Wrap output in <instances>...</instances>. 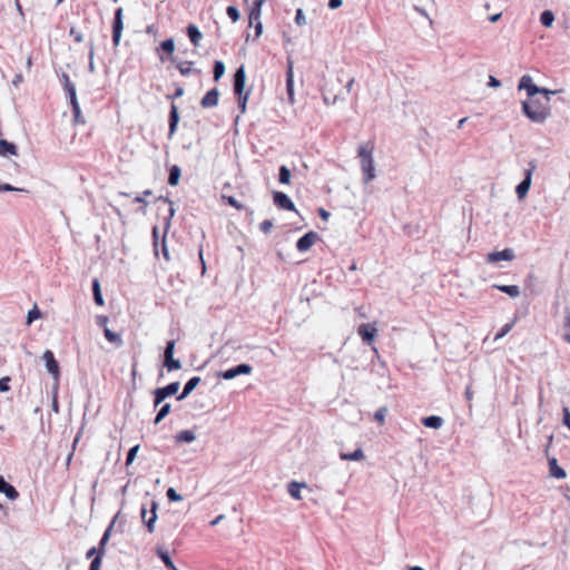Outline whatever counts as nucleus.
<instances>
[{
    "instance_id": "obj_6",
    "label": "nucleus",
    "mask_w": 570,
    "mask_h": 570,
    "mask_svg": "<svg viewBox=\"0 0 570 570\" xmlns=\"http://www.w3.org/2000/svg\"><path fill=\"white\" fill-rule=\"evenodd\" d=\"M42 357L46 363V368H47L48 373L51 374L56 381H58L60 377V367H59V363L55 358L53 353L50 350H47V351H45Z\"/></svg>"
},
{
    "instance_id": "obj_48",
    "label": "nucleus",
    "mask_w": 570,
    "mask_h": 570,
    "mask_svg": "<svg viewBox=\"0 0 570 570\" xmlns=\"http://www.w3.org/2000/svg\"><path fill=\"white\" fill-rule=\"evenodd\" d=\"M226 12H227V16H228V17H229L234 22L238 21V19H239V17H240V14H239V11H238V9H237L236 7H234V6H229V7L227 8Z\"/></svg>"
},
{
    "instance_id": "obj_33",
    "label": "nucleus",
    "mask_w": 570,
    "mask_h": 570,
    "mask_svg": "<svg viewBox=\"0 0 570 570\" xmlns=\"http://www.w3.org/2000/svg\"><path fill=\"white\" fill-rule=\"evenodd\" d=\"M187 32H188V37H189L190 41L193 42V45L198 46L199 41L202 40V32L199 31V29L196 26L190 24L187 28Z\"/></svg>"
},
{
    "instance_id": "obj_8",
    "label": "nucleus",
    "mask_w": 570,
    "mask_h": 570,
    "mask_svg": "<svg viewBox=\"0 0 570 570\" xmlns=\"http://www.w3.org/2000/svg\"><path fill=\"white\" fill-rule=\"evenodd\" d=\"M518 89L525 90L529 98L535 97V95H539L540 92V87L533 83V80L529 75H524L521 77L518 85Z\"/></svg>"
},
{
    "instance_id": "obj_17",
    "label": "nucleus",
    "mask_w": 570,
    "mask_h": 570,
    "mask_svg": "<svg viewBox=\"0 0 570 570\" xmlns=\"http://www.w3.org/2000/svg\"><path fill=\"white\" fill-rule=\"evenodd\" d=\"M307 488V484L305 482H297V481H292L287 484V492L288 494L295 499V500H302V489H306Z\"/></svg>"
},
{
    "instance_id": "obj_64",
    "label": "nucleus",
    "mask_w": 570,
    "mask_h": 570,
    "mask_svg": "<svg viewBox=\"0 0 570 570\" xmlns=\"http://www.w3.org/2000/svg\"><path fill=\"white\" fill-rule=\"evenodd\" d=\"M488 86L489 87H493V88H498L500 86V81L495 77L490 76L489 77Z\"/></svg>"
},
{
    "instance_id": "obj_32",
    "label": "nucleus",
    "mask_w": 570,
    "mask_h": 570,
    "mask_svg": "<svg viewBox=\"0 0 570 570\" xmlns=\"http://www.w3.org/2000/svg\"><path fill=\"white\" fill-rule=\"evenodd\" d=\"M156 553L158 554V557L163 560V562L165 563V566L170 569V570H178L175 564L173 563L170 557H169V553L168 551L164 550L161 547H158L156 549Z\"/></svg>"
},
{
    "instance_id": "obj_40",
    "label": "nucleus",
    "mask_w": 570,
    "mask_h": 570,
    "mask_svg": "<svg viewBox=\"0 0 570 570\" xmlns=\"http://www.w3.org/2000/svg\"><path fill=\"white\" fill-rule=\"evenodd\" d=\"M170 409L171 406L169 403L164 404L155 419V424H158L160 421H163L169 414Z\"/></svg>"
},
{
    "instance_id": "obj_26",
    "label": "nucleus",
    "mask_w": 570,
    "mask_h": 570,
    "mask_svg": "<svg viewBox=\"0 0 570 570\" xmlns=\"http://www.w3.org/2000/svg\"><path fill=\"white\" fill-rule=\"evenodd\" d=\"M264 0H255L254 7L249 12V24H254V22L261 21L262 6Z\"/></svg>"
},
{
    "instance_id": "obj_62",
    "label": "nucleus",
    "mask_w": 570,
    "mask_h": 570,
    "mask_svg": "<svg viewBox=\"0 0 570 570\" xmlns=\"http://www.w3.org/2000/svg\"><path fill=\"white\" fill-rule=\"evenodd\" d=\"M272 227H273V223L271 220H264L261 224V230L264 232V233H269Z\"/></svg>"
},
{
    "instance_id": "obj_2",
    "label": "nucleus",
    "mask_w": 570,
    "mask_h": 570,
    "mask_svg": "<svg viewBox=\"0 0 570 570\" xmlns=\"http://www.w3.org/2000/svg\"><path fill=\"white\" fill-rule=\"evenodd\" d=\"M373 153L374 146L372 142H363L357 147V157L360 158L364 184H368L376 177Z\"/></svg>"
},
{
    "instance_id": "obj_7",
    "label": "nucleus",
    "mask_w": 570,
    "mask_h": 570,
    "mask_svg": "<svg viewBox=\"0 0 570 570\" xmlns=\"http://www.w3.org/2000/svg\"><path fill=\"white\" fill-rule=\"evenodd\" d=\"M174 348H175V342L170 341L167 343V346L165 348V366L168 371L173 370H179L181 368V363L179 360L174 358Z\"/></svg>"
},
{
    "instance_id": "obj_35",
    "label": "nucleus",
    "mask_w": 570,
    "mask_h": 570,
    "mask_svg": "<svg viewBox=\"0 0 570 570\" xmlns=\"http://www.w3.org/2000/svg\"><path fill=\"white\" fill-rule=\"evenodd\" d=\"M540 21L544 27L550 28L554 21L553 12L550 10L543 11L540 16Z\"/></svg>"
},
{
    "instance_id": "obj_5",
    "label": "nucleus",
    "mask_w": 570,
    "mask_h": 570,
    "mask_svg": "<svg viewBox=\"0 0 570 570\" xmlns=\"http://www.w3.org/2000/svg\"><path fill=\"white\" fill-rule=\"evenodd\" d=\"M179 382H173L165 387L155 391V406H158L163 401L171 395H175L179 390Z\"/></svg>"
},
{
    "instance_id": "obj_37",
    "label": "nucleus",
    "mask_w": 570,
    "mask_h": 570,
    "mask_svg": "<svg viewBox=\"0 0 570 570\" xmlns=\"http://www.w3.org/2000/svg\"><path fill=\"white\" fill-rule=\"evenodd\" d=\"M279 183L283 185L291 183V170L286 166L279 168Z\"/></svg>"
},
{
    "instance_id": "obj_27",
    "label": "nucleus",
    "mask_w": 570,
    "mask_h": 570,
    "mask_svg": "<svg viewBox=\"0 0 570 570\" xmlns=\"http://www.w3.org/2000/svg\"><path fill=\"white\" fill-rule=\"evenodd\" d=\"M494 288L505 293L512 298L520 296V287L518 285H493Z\"/></svg>"
},
{
    "instance_id": "obj_58",
    "label": "nucleus",
    "mask_w": 570,
    "mask_h": 570,
    "mask_svg": "<svg viewBox=\"0 0 570 570\" xmlns=\"http://www.w3.org/2000/svg\"><path fill=\"white\" fill-rule=\"evenodd\" d=\"M190 65H191L190 62H181L178 65V69L181 72V75L186 76L190 72V70H191Z\"/></svg>"
},
{
    "instance_id": "obj_61",
    "label": "nucleus",
    "mask_w": 570,
    "mask_h": 570,
    "mask_svg": "<svg viewBox=\"0 0 570 570\" xmlns=\"http://www.w3.org/2000/svg\"><path fill=\"white\" fill-rule=\"evenodd\" d=\"M563 424L569 428L570 430V411L568 407H563Z\"/></svg>"
},
{
    "instance_id": "obj_41",
    "label": "nucleus",
    "mask_w": 570,
    "mask_h": 570,
    "mask_svg": "<svg viewBox=\"0 0 570 570\" xmlns=\"http://www.w3.org/2000/svg\"><path fill=\"white\" fill-rule=\"evenodd\" d=\"M41 317V312L40 309L37 307V305H35L27 314V324H31L33 321L38 320Z\"/></svg>"
},
{
    "instance_id": "obj_55",
    "label": "nucleus",
    "mask_w": 570,
    "mask_h": 570,
    "mask_svg": "<svg viewBox=\"0 0 570 570\" xmlns=\"http://www.w3.org/2000/svg\"><path fill=\"white\" fill-rule=\"evenodd\" d=\"M101 556H96L90 562L89 570H99L101 566Z\"/></svg>"
},
{
    "instance_id": "obj_46",
    "label": "nucleus",
    "mask_w": 570,
    "mask_h": 570,
    "mask_svg": "<svg viewBox=\"0 0 570 570\" xmlns=\"http://www.w3.org/2000/svg\"><path fill=\"white\" fill-rule=\"evenodd\" d=\"M160 48H161V50H164L167 53L171 55L174 52V49H175L174 40L173 39H167V40L163 41Z\"/></svg>"
},
{
    "instance_id": "obj_53",
    "label": "nucleus",
    "mask_w": 570,
    "mask_h": 570,
    "mask_svg": "<svg viewBox=\"0 0 570 570\" xmlns=\"http://www.w3.org/2000/svg\"><path fill=\"white\" fill-rule=\"evenodd\" d=\"M167 498L170 501H181L183 500L181 495L178 494L177 491L174 488H169L167 490Z\"/></svg>"
},
{
    "instance_id": "obj_34",
    "label": "nucleus",
    "mask_w": 570,
    "mask_h": 570,
    "mask_svg": "<svg viewBox=\"0 0 570 570\" xmlns=\"http://www.w3.org/2000/svg\"><path fill=\"white\" fill-rule=\"evenodd\" d=\"M180 174H181L180 168L177 165L173 166L169 171L168 184L171 186L178 185L179 179H180Z\"/></svg>"
},
{
    "instance_id": "obj_4",
    "label": "nucleus",
    "mask_w": 570,
    "mask_h": 570,
    "mask_svg": "<svg viewBox=\"0 0 570 570\" xmlns=\"http://www.w3.org/2000/svg\"><path fill=\"white\" fill-rule=\"evenodd\" d=\"M122 8H117L114 16L112 21V43L114 46H118L121 38V32L124 29V22H122Z\"/></svg>"
},
{
    "instance_id": "obj_24",
    "label": "nucleus",
    "mask_w": 570,
    "mask_h": 570,
    "mask_svg": "<svg viewBox=\"0 0 570 570\" xmlns=\"http://www.w3.org/2000/svg\"><path fill=\"white\" fill-rule=\"evenodd\" d=\"M444 420L441 416L431 415L422 419V424L425 428L430 429H441L443 426Z\"/></svg>"
},
{
    "instance_id": "obj_59",
    "label": "nucleus",
    "mask_w": 570,
    "mask_h": 570,
    "mask_svg": "<svg viewBox=\"0 0 570 570\" xmlns=\"http://www.w3.org/2000/svg\"><path fill=\"white\" fill-rule=\"evenodd\" d=\"M248 96H249L248 92H246L245 95L238 96L239 97V108L243 114L246 111V104L248 100Z\"/></svg>"
},
{
    "instance_id": "obj_9",
    "label": "nucleus",
    "mask_w": 570,
    "mask_h": 570,
    "mask_svg": "<svg viewBox=\"0 0 570 570\" xmlns=\"http://www.w3.org/2000/svg\"><path fill=\"white\" fill-rule=\"evenodd\" d=\"M252 373V366L248 365V364H239L235 367H232L229 370H226L224 372H222L219 375L224 379V380H233L235 379L236 376L238 375H242V374H250Z\"/></svg>"
},
{
    "instance_id": "obj_1",
    "label": "nucleus",
    "mask_w": 570,
    "mask_h": 570,
    "mask_svg": "<svg viewBox=\"0 0 570 570\" xmlns=\"http://www.w3.org/2000/svg\"><path fill=\"white\" fill-rule=\"evenodd\" d=\"M524 115L535 124H543L551 115V107L548 99L530 98L522 101Z\"/></svg>"
},
{
    "instance_id": "obj_39",
    "label": "nucleus",
    "mask_w": 570,
    "mask_h": 570,
    "mask_svg": "<svg viewBox=\"0 0 570 570\" xmlns=\"http://www.w3.org/2000/svg\"><path fill=\"white\" fill-rule=\"evenodd\" d=\"M225 73V65L223 61H216L214 66V80L218 81Z\"/></svg>"
},
{
    "instance_id": "obj_15",
    "label": "nucleus",
    "mask_w": 570,
    "mask_h": 570,
    "mask_svg": "<svg viewBox=\"0 0 570 570\" xmlns=\"http://www.w3.org/2000/svg\"><path fill=\"white\" fill-rule=\"evenodd\" d=\"M0 493H3L9 500H17L19 498L18 490L7 482L2 475H0Z\"/></svg>"
},
{
    "instance_id": "obj_19",
    "label": "nucleus",
    "mask_w": 570,
    "mask_h": 570,
    "mask_svg": "<svg viewBox=\"0 0 570 570\" xmlns=\"http://www.w3.org/2000/svg\"><path fill=\"white\" fill-rule=\"evenodd\" d=\"M18 147L16 144L8 141L7 139H0V156H17Z\"/></svg>"
},
{
    "instance_id": "obj_22",
    "label": "nucleus",
    "mask_w": 570,
    "mask_h": 570,
    "mask_svg": "<svg viewBox=\"0 0 570 570\" xmlns=\"http://www.w3.org/2000/svg\"><path fill=\"white\" fill-rule=\"evenodd\" d=\"M286 89L289 102L294 104V72L292 63L288 65L286 73Z\"/></svg>"
},
{
    "instance_id": "obj_56",
    "label": "nucleus",
    "mask_w": 570,
    "mask_h": 570,
    "mask_svg": "<svg viewBox=\"0 0 570 570\" xmlns=\"http://www.w3.org/2000/svg\"><path fill=\"white\" fill-rule=\"evenodd\" d=\"M96 556H101L104 557L102 552L97 548V547H92L90 548L87 553H86V558L87 559H94Z\"/></svg>"
},
{
    "instance_id": "obj_57",
    "label": "nucleus",
    "mask_w": 570,
    "mask_h": 570,
    "mask_svg": "<svg viewBox=\"0 0 570 570\" xmlns=\"http://www.w3.org/2000/svg\"><path fill=\"white\" fill-rule=\"evenodd\" d=\"M539 94L542 95L541 99H548V104H550L551 96L556 95L557 91L556 90H549L547 88H540V92Z\"/></svg>"
},
{
    "instance_id": "obj_51",
    "label": "nucleus",
    "mask_w": 570,
    "mask_h": 570,
    "mask_svg": "<svg viewBox=\"0 0 570 570\" xmlns=\"http://www.w3.org/2000/svg\"><path fill=\"white\" fill-rule=\"evenodd\" d=\"M386 413H387V409L381 407L375 412L374 419L376 421H379L380 423H384Z\"/></svg>"
},
{
    "instance_id": "obj_52",
    "label": "nucleus",
    "mask_w": 570,
    "mask_h": 570,
    "mask_svg": "<svg viewBox=\"0 0 570 570\" xmlns=\"http://www.w3.org/2000/svg\"><path fill=\"white\" fill-rule=\"evenodd\" d=\"M10 377L4 376L0 379V392L6 393L10 390Z\"/></svg>"
},
{
    "instance_id": "obj_29",
    "label": "nucleus",
    "mask_w": 570,
    "mask_h": 570,
    "mask_svg": "<svg viewBox=\"0 0 570 570\" xmlns=\"http://www.w3.org/2000/svg\"><path fill=\"white\" fill-rule=\"evenodd\" d=\"M562 338L570 345V308L564 311V321L562 326Z\"/></svg>"
},
{
    "instance_id": "obj_36",
    "label": "nucleus",
    "mask_w": 570,
    "mask_h": 570,
    "mask_svg": "<svg viewBox=\"0 0 570 570\" xmlns=\"http://www.w3.org/2000/svg\"><path fill=\"white\" fill-rule=\"evenodd\" d=\"M105 337L110 342L119 346L121 344V338L119 334L112 332L110 328L104 330Z\"/></svg>"
},
{
    "instance_id": "obj_28",
    "label": "nucleus",
    "mask_w": 570,
    "mask_h": 570,
    "mask_svg": "<svg viewBox=\"0 0 570 570\" xmlns=\"http://www.w3.org/2000/svg\"><path fill=\"white\" fill-rule=\"evenodd\" d=\"M340 458H341V460H344V461H362L365 459V454H364V451L361 448H358L352 453L342 452L340 454Z\"/></svg>"
},
{
    "instance_id": "obj_43",
    "label": "nucleus",
    "mask_w": 570,
    "mask_h": 570,
    "mask_svg": "<svg viewBox=\"0 0 570 570\" xmlns=\"http://www.w3.org/2000/svg\"><path fill=\"white\" fill-rule=\"evenodd\" d=\"M70 105L72 107V112H73L75 121L83 124L85 120L81 117V111H80L79 102L76 101V102H71Z\"/></svg>"
},
{
    "instance_id": "obj_45",
    "label": "nucleus",
    "mask_w": 570,
    "mask_h": 570,
    "mask_svg": "<svg viewBox=\"0 0 570 570\" xmlns=\"http://www.w3.org/2000/svg\"><path fill=\"white\" fill-rule=\"evenodd\" d=\"M0 191H19V193H28L27 189L24 188H18V187H14L8 183H4V184H0Z\"/></svg>"
},
{
    "instance_id": "obj_11",
    "label": "nucleus",
    "mask_w": 570,
    "mask_h": 570,
    "mask_svg": "<svg viewBox=\"0 0 570 570\" xmlns=\"http://www.w3.org/2000/svg\"><path fill=\"white\" fill-rule=\"evenodd\" d=\"M514 258V252L511 248H505L501 252H492L487 255L488 263H498L501 261H512Z\"/></svg>"
},
{
    "instance_id": "obj_42",
    "label": "nucleus",
    "mask_w": 570,
    "mask_h": 570,
    "mask_svg": "<svg viewBox=\"0 0 570 570\" xmlns=\"http://www.w3.org/2000/svg\"><path fill=\"white\" fill-rule=\"evenodd\" d=\"M139 449H140L139 444H136V445H134L132 448L129 449V451L127 453V458H126V465H129V464L132 463V461L135 460Z\"/></svg>"
},
{
    "instance_id": "obj_20",
    "label": "nucleus",
    "mask_w": 570,
    "mask_h": 570,
    "mask_svg": "<svg viewBox=\"0 0 570 570\" xmlns=\"http://www.w3.org/2000/svg\"><path fill=\"white\" fill-rule=\"evenodd\" d=\"M323 99L326 105H335L340 100H344V97L338 94H334L331 86L327 83L323 89Z\"/></svg>"
},
{
    "instance_id": "obj_14",
    "label": "nucleus",
    "mask_w": 570,
    "mask_h": 570,
    "mask_svg": "<svg viewBox=\"0 0 570 570\" xmlns=\"http://www.w3.org/2000/svg\"><path fill=\"white\" fill-rule=\"evenodd\" d=\"M61 80H62L63 89L69 98L70 104L78 101L76 86L73 82H71L69 76L63 72L61 76Z\"/></svg>"
},
{
    "instance_id": "obj_10",
    "label": "nucleus",
    "mask_w": 570,
    "mask_h": 570,
    "mask_svg": "<svg viewBox=\"0 0 570 570\" xmlns=\"http://www.w3.org/2000/svg\"><path fill=\"white\" fill-rule=\"evenodd\" d=\"M273 199H274V204L282 209L296 210L295 205L292 202V199L286 194H284L282 191H275L273 194Z\"/></svg>"
},
{
    "instance_id": "obj_31",
    "label": "nucleus",
    "mask_w": 570,
    "mask_h": 570,
    "mask_svg": "<svg viewBox=\"0 0 570 570\" xmlns=\"http://www.w3.org/2000/svg\"><path fill=\"white\" fill-rule=\"evenodd\" d=\"M92 294H94V301L97 305L102 306L104 305V297L101 293V287L98 278H95L92 281Z\"/></svg>"
},
{
    "instance_id": "obj_54",
    "label": "nucleus",
    "mask_w": 570,
    "mask_h": 570,
    "mask_svg": "<svg viewBox=\"0 0 570 570\" xmlns=\"http://www.w3.org/2000/svg\"><path fill=\"white\" fill-rule=\"evenodd\" d=\"M295 22L298 26H304L306 23L305 14L302 9L296 10Z\"/></svg>"
},
{
    "instance_id": "obj_47",
    "label": "nucleus",
    "mask_w": 570,
    "mask_h": 570,
    "mask_svg": "<svg viewBox=\"0 0 570 570\" xmlns=\"http://www.w3.org/2000/svg\"><path fill=\"white\" fill-rule=\"evenodd\" d=\"M222 198L228 203V205L233 206L234 208L240 210L243 209V205L233 196H226L223 195Z\"/></svg>"
},
{
    "instance_id": "obj_49",
    "label": "nucleus",
    "mask_w": 570,
    "mask_h": 570,
    "mask_svg": "<svg viewBox=\"0 0 570 570\" xmlns=\"http://www.w3.org/2000/svg\"><path fill=\"white\" fill-rule=\"evenodd\" d=\"M94 41H89V63H88V69L90 72H94L95 71V63H94Z\"/></svg>"
},
{
    "instance_id": "obj_3",
    "label": "nucleus",
    "mask_w": 570,
    "mask_h": 570,
    "mask_svg": "<svg viewBox=\"0 0 570 570\" xmlns=\"http://www.w3.org/2000/svg\"><path fill=\"white\" fill-rule=\"evenodd\" d=\"M529 166L530 167L525 170L523 180L515 188V193L519 199H523L528 195L532 184V174L535 169V164L530 163Z\"/></svg>"
},
{
    "instance_id": "obj_44",
    "label": "nucleus",
    "mask_w": 570,
    "mask_h": 570,
    "mask_svg": "<svg viewBox=\"0 0 570 570\" xmlns=\"http://www.w3.org/2000/svg\"><path fill=\"white\" fill-rule=\"evenodd\" d=\"M514 326V322L507 323L501 331L495 335L494 341H499L504 337Z\"/></svg>"
},
{
    "instance_id": "obj_12",
    "label": "nucleus",
    "mask_w": 570,
    "mask_h": 570,
    "mask_svg": "<svg viewBox=\"0 0 570 570\" xmlns=\"http://www.w3.org/2000/svg\"><path fill=\"white\" fill-rule=\"evenodd\" d=\"M246 83V73L245 68L239 67L234 75V92L237 96H242L244 94V88Z\"/></svg>"
},
{
    "instance_id": "obj_13",
    "label": "nucleus",
    "mask_w": 570,
    "mask_h": 570,
    "mask_svg": "<svg viewBox=\"0 0 570 570\" xmlns=\"http://www.w3.org/2000/svg\"><path fill=\"white\" fill-rule=\"evenodd\" d=\"M318 238L317 234L314 233V232H309L307 234H305L303 237H301L297 242V249L299 252H306L316 242V239Z\"/></svg>"
},
{
    "instance_id": "obj_60",
    "label": "nucleus",
    "mask_w": 570,
    "mask_h": 570,
    "mask_svg": "<svg viewBox=\"0 0 570 570\" xmlns=\"http://www.w3.org/2000/svg\"><path fill=\"white\" fill-rule=\"evenodd\" d=\"M108 317L107 316H104V315H99L97 316V325L100 326L101 328H108L107 324H108Z\"/></svg>"
},
{
    "instance_id": "obj_16",
    "label": "nucleus",
    "mask_w": 570,
    "mask_h": 570,
    "mask_svg": "<svg viewBox=\"0 0 570 570\" xmlns=\"http://www.w3.org/2000/svg\"><path fill=\"white\" fill-rule=\"evenodd\" d=\"M358 335L367 342H371L375 338L377 334V328L372 324H362L358 326Z\"/></svg>"
},
{
    "instance_id": "obj_18",
    "label": "nucleus",
    "mask_w": 570,
    "mask_h": 570,
    "mask_svg": "<svg viewBox=\"0 0 570 570\" xmlns=\"http://www.w3.org/2000/svg\"><path fill=\"white\" fill-rule=\"evenodd\" d=\"M219 99V92L218 89L214 88L209 90L204 98L202 99V106L204 108H212L217 106Z\"/></svg>"
},
{
    "instance_id": "obj_25",
    "label": "nucleus",
    "mask_w": 570,
    "mask_h": 570,
    "mask_svg": "<svg viewBox=\"0 0 570 570\" xmlns=\"http://www.w3.org/2000/svg\"><path fill=\"white\" fill-rule=\"evenodd\" d=\"M196 440V434L191 430H183L175 435L176 443H191Z\"/></svg>"
},
{
    "instance_id": "obj_30",
    "label": "nucleus",
    "mask_w": 570,
    "mask_h": 570,
    "mask_svg": "<svg viewBox=\"0 0 570 570\" xmlns=\"http://www.w3.org/2000/svg\"><path fill=\"white\" fill-rule=\"evenodd\" d=\"M116 522V517L112 519V521L110 522V524L107 527V529L105 530L100 541H99V544H98V549L102 552V554H105V547L106 544L108 543L109 539H110V533H111V530H112V527Z\"/></svg>"
},
{
    "instance_id": "obj_50",
    "label": "nucleus",
    "mask_w": 570,
    "mask_h": 570,
    "mask_svg": "<svg viewBox=\"0 0 570 570\" xmlns=\"http://www.w3.org/2000/svg\"><path fill=\"white\" fill-rule=\"evenodd\" d=\"M69 35H70L71 37H73V40H75L76 42H78V43L83 41V36H82V33H81L79 30H77L75 27H71V28H70V30H69Z\"/></svg>"
},
{
    "instance_id": "obj_23",
    "label": "nucleus",
    "mask_w": 570,
    "mask_h": 570,
    "mask_svg": "<svg viewBox=\"0 0 570 570\" xmlns=\"http://www.w3.org/2000/svg\"><path fill=\"white\" fill-rule=\"evenodd\" d=\"M549 471L550 475L557 479H564L567 476L566 471L558 465L557 459H549Z\"/></svg>"
},
{
    "instance_id": "obj_21",
    "label": "nucleus",
    "mask_w": 570,
    "mask_h": 570,
    "mask_svg": "<svg viewBox=\"0 0 570 570\" xmlns=\"http://www.w3.org/2000/svg\"><path fill=\"white\" fill-rule=\"evenodd\" d=\"M200 377L194 376L191 377L184 386L183 392L177 396L178 401L186 399L199 384Z\"/></svg>"
},
{
    "instance_id": "obj_38",
    "label": "nucleus",
    "mask_w": 570,
    "mask_h": 570,
    "mask_svg": "<svg viewBox=\"0 0 570 570\" xmlns=\"http://www.w3.org/2000/svg\"><path fill=\"white\" fill-rule=\"evenodd\" d=\"M178 110H177V107L175 105L171 106V110H170V124H169V128H170V132L173 134L176 129V126L178 124Z\"/></svg>"
},
{
    "instance_id": "obj_63",
    "label": "nucleus",
    "mask_w": 570,
    "mask_h": 570,
    "mask_svg": "<svg viewBox=\"0 0 570 570\" xmlns=\"http://www.w3.org/2000/svg\"><path fill=\"white\" fill-rule=\"evenodd\" d=\"M156 520H157V513H154V515H151V517L149 518V520L147 521V528H148V530H149L150 532H153V531H154V527H155V522H156Z\"/></svg>"
}]
</instances>
